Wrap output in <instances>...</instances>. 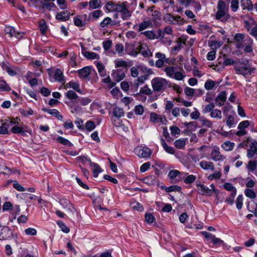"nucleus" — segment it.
Returning <instances> with one entry per match:
<instances>
[{
	"label": "nucleus",
	"mask_w": 257,
	"mask_h": 257,
	"mask_svg": "<svg viewBox=\"0 0 257 257\" xmlns=\"http://www.w3.org/2000/svg\"><path fill=\"white\" fill-rule=\"evenodd\" d=\"M119 13L121 14V18L123 20H126L131 16V12L126 8V4H124L120 11Z\"/></svg>",
	"instance_id": "21"
},
{
	"label": "nucleus",
	"mask_w": 257,
	"mask_h": 257,
	"mask_svg": "<svg viewBox=\"0 0 257 257\" xmlns=\"http://www.w3.org/2000/svg\"><path fill=\"white\" fill-rule=\"evenodd\" d=\"M41 5L43 9H47L49 11L51 10L52 8L55 7V4L53 2H49L48 1H42Z\"/></svg>",
	"instance_id": "32"
},
{
	"label": "nucleus",
	"mask_w": 257,
	"mask_h": 257,
	"mask_svg": "<svg viewBox=\"0 0 257 257\" xmlns=\"http://www.w3.org/2000/svg\"><path fill=\"white\" fill-rule=\"evenodd\" d=\"M152 25L150 21H143L139 25L138 31L139 32L142 31L149 28Z\"/></svg>",
	"instance_id": "38"
},
{
	"label": "nucleus",
	"mask_w": 257,
	"mask_h": 257,
	"mask_svg": "<svg viewBox=\"0 0 257 257\" xmlns=\"http://www.w3.org/2000/svg\"><path fill=\"white\" fill-rule=\"evenodd\" d=\"M210 116L212 118H217L220 119L222 118V112L220 110L217 109H213Z\"/></svg>",
	"instance_id": "28"
},
{
	"label": "nucleus",
	"mask_w": 257,
	"mask_h": 257,
	"mask_svg": "<svg viewBox=\"0 0 257 257\" xmlns=\"http://www.w3.org/2000/svg\"><path fill=\"white\" fill-rule=\"evenodd\" d=\"M186 143L184 139H178L174 142V145L177 149H182L185 146Z\"/></svg>",
	"instance_id": "34"
},
{
	"label": "nucleus",
	"mask_w": 257,
	"mask_h": 257,
	"mask_svg": "<svg viewBox=\"0 0 257 257\" xmlns=\"http://www.w3.org/2000/svg\"><path fill=\"white\" fill-rule=\"evenodd\" d=\"M134 112L136 115H142L144 112V108L142 105H137L134 108Z\"/></svg>",
	"instance_id": "47"
},
{
	"label": "nucleus",
	"mask_w": 257,
	"mask_h": 257,
	"mask_svg": "<svg viewBox=\"0 0 257 257\" xmlns=\"http://www.w3.org/2000/svg\"><path fill=\"white\" fill-rule=\"evenodd\" d=\"M96 66L99 74L101 76H105L106 75V72L104 65L100 62H97Z\"/></svg>",
	"instance_id": "35"
},
{
	"label": "nucleus",
	"mask_w": 257,
	"mask_h": 257,
	"mask_svg": "<svg viewBox=\"0 0 257 257\" xmlns=\"http://www.w3.org/2000/svg\"><path fill=\"white\" fill-rule=\"evenodd\" d=\"M217 10L218 11H228V7L224 1L219 0L217 3Z\"/></svg>",
	"instance_id": "33"
},
{
	"label": "nucleus",
	"mask_w": 257,
	"mask_h": 257,
	"mask_svg": "<svg viewBox=\"0 0 257 257\" xmlns=\"http://www.w3.org/2000/svg\"><path fill=\"white\" fill-rule=\"evenodd\" d=\"M150 120L154 123L162 122L164 123L167 121L166 117L163 115L158 114L156 113L152 112L150 113Z\"/></svg>",
	"instance_id": "13"
},
{
	"label": "nucleus",
	"mask_w": 257,
	"mask_h": 257,
	"mask_svg": "<svg viewBox=\"0 0 257 257\" xmlns=\"http://www.w3.org/2000/svg\"><path fill=\"white\" fill-rule=\"evenodd\" d=\"M145 181L148 184H155L158 182V180L155 176L151 175L145 178Z\"/></svg>",
	"instance_id": "45"
},
{
	"label": "nucleus",
	"mask_w": 257,
	"mask_h": 257,
	"mask_svg": "<svg viewBox=\"0 0 257 257\" xmlns=\"http://www.w3.org/2000/svg\"><path fill=\"white\" fill-rule=\"evenodd\" d=\"M50 76L53 75L54 81L59 82H65L64 76L63 71L59 68L56 69L54 71H50L49 72Z\"/></svg>",
	"instance_id": "8"
},
{
	"label": "nucleus",
	"mask_w": 257,
	"mask_h": 257,
	"mask_svg": "<svg viewBox=\"0 0 257 257\" xmlns=\"http://www.w3.org/2000/svg\"><path fill=\"white\" fill-rule=\"evenodd\" d=\"M226 100V94L225 91H221L216 97L215 101L218 106H221Z\"/></svg>",
	"instance_id": "16"
},
{
	"label": "nucleus",
	"mask_w": 257,
	"mask_h": 257,
	"mask_svg": "<svg viewBox=\"0 0 257 257\" xmlns=\"http://www.w3.org/2000/svg\"><path fill=\"white\" fill-rule=\"evenodd\" d=\"M234 145V143L226 141L222 144L221 147L226 151H230L233 150Z\"/></svg>",
	"instance_id": "26"
},
{
	"label": "nucleus",
	"mask_w": 257,
	"mask_h": 257,
	"mask_svg": "<svg viewBox=\"0 0 257 257\" xmlns=\"http://www.w3.org/2000/svg\"><path fill=\"white\" fill-rule=\"evenodd\" d=\"M236 194V193L235 192H231L229 197L227 198L225 200V202L229 204L230 205H232L234 203V199Z\"/></svg>",
	"instance_id": "63"
},
{
	"label": "nucleus",
	"mask_w": 257,
	"mask_h": 257,
	"mask_svg": "<svg viewBox=\"0 0 257 257\" xmlns=\"http://www.w3.org/2000/svg\"><path fill=\"white\" fill-rule=\"evenodd\" d=\"M182 174L180 171L176 170H171L168 174V176L171 179H175L179 174Z\"/></svg>",
	"instance_id": "59"
},
{
	"label": "nucleus",
	"mask_w": 257,
	"mask_h": 257,
	"mask_svg": "<svg viewBox=\"0 0 257 257\" xmlns=\"http://www.w3.org/2000/svg\"><path fill=\"white\" fill-rule=\"evenodd\" d=\"M140 92L141 93L147 95H150L152 94V91L148 87V85H145L144 87L141 88Z\"/></svg>",
	"instance_id": "61"
},
{
	"label": "nucleus",
	"mask_w": 257,
	"mask_h": 257,
	"mask_svg": "<svg viewBox=\"0 0 257 257\" xmlns=\"http://www.w3.org/2000/svg\"><path fill=\"white\" fill-rule=\"evenodd\" d=\"M91 166L93 167V176L95 178L98 177L99 173L102 172V170L99 166L95 163H91Z\"/></svg>",
	"instance_id": "24"
},
{
	"label": "nucleus",
	"mask_w": 257,
	"mask_h": 257,
	"mask_svg": "<svg viewBox=\"0 0 257 257\" xmlns=\"http://www.w3.org/2000/svg\"><path fill=\"white\" fill-rule=\"evenodd\" d=\"M151 83L153 90L155 91H160L164 90L168 86V81L161 77H155L151 81Z\"/></svg>",
	"instance_id": "1"
},
{
	"label": "nucleus",
	"mask_w": 257,
	"mask_h": 257,
	"mask_svg": "<svg viewBox=\"0 0 257 257\" xmlns=\"http://www.w3.org/2000/svg\"><path fill=\"white\" fill-rule=\"evenodd\" d=\"M164 21L170 24H179L182 25L185 23L183 19L178 15L174 16L170 13L166 14L164 16Z\"/></svg>",
	"instance_id": "3"
},
{
	"label": "nucleus",
	"mask_w": 257,
	"mask_h": 257,
	"mask_svg": "<svg viewBox=\"0 0 257 257\" xmlns=\"http://www.w3.org/2000/svg\"><path fill=\"white\" fill-rule=\"evenodd\" d=\"M156 58H158V59L156 61L155 65L158 68H161L162 67L165 63H170V60L169 58H167L166 57V55L162 53L161 52H157L155 54Z\"/></svg>",
	"instance_id": "7"
},
{
	"label": "nucleus",
	"mask_w": 257,
	"mask_h": 257,
	"mask_svg": "<svg viewBox=\"0 0 257 257\" xmlns=\"http://www.w3.org/2000/svg\"><path fill=\"white\" fill-rule=\"evenodd\" d=\"M145 219L148 223L151 224L155 220V217L151 213H146L145 214Z\"/></svg>",
	"instance_id": "57"
},
{
	"label": "nucleus",
	"mask_w": 257,
	"mask_h": 257,
	"mask_svg": "<svg viewBox=\"0 0 257 257\" xmlns=\"http://www.w3.org/2000/svg\"><path fill=\"white\" fill-rule=\"evenodd\" d=\"M214 107V103L213 102L210 103L202 107V112L203 114H205L209 112H211Z\"/></svg>",
	"instance_id": "29"
},
{
	"label": "nucleus",
	"mask_w": 257,
	"mask_h": 257,
	"mask_svg": "<svg viewBox=\"0 0 257 257\" xmlns=\"http://www.w3.org/2000/svg\"><path fill=\"white\" fill-rule=\"evenodd\" d=\"M67 85L69 86V87L74 89L77 92H80L79 85L78 84V83L74 81H70L67 84Z\"/></svg>",
	"instance_id": "50"
},
{
	"label": "nucleus",
	"mask_w": 257,
	"mask_h": 257,
	"mask_svg": "<svg viewBox=\"0 0 257 257\" xmlns=\"http://www.w3.org/2000/svg\"><path fill=\"white\" fill-rule=\"evenodd\" d=\"M228 11H218L215 15V19L220 20L222 22H225L230 18V15L228 13Z\"/></svg>",
	"instance_id": "11"
},
{
	"label": "nucleus",
	"mask_w": 257,
	"mask_h": 257,
	"mask_svg": "<svg viewBox=\"0 0 257 257\" xmlns=\"http://www.w3.org/2000/svg\"><path fill=\"white\" fill-rule=\"evenodd\" d=\"M125 69H118L112 71L111 76L116 82L122 80L125 76Z\"/></svg>",
	"instance_id": "9"
},
{
	"label": "nucleus",
	"mask_w": 257,
	"mask_h": 257,
	"mask_svg": "<svg viewBox=\"0 0 257 257\" xmlns=\"http://www.w3.org/2000/svg\"><path fill=\"white\" fill-rule=\"evenodd\" d=\"M91 100L88 98H79L78 99L77 102L80 103L82 105L85 106L90 103Z\"/></svg>",
	"instance_id": "51"
},
{
	"label": "nucleus",
	"mask_w": 257,
	"mask_h": 257,
	"mask_svg": "<svg viewBox=\"0 0 257 257\" xmlns=\"http://www.w3.org/2000/svg\"><path fill=\"white\" fill-rule=\"evenodd\" d=\"M73 19L74 24L76 26L81 27L85 25L82 21H81V20L80 19L78 16L75 17Z\"/></svg>",
	"instance_id": "58"
},
{
	"label": "nucleus",
	"mask_w": 257,
	"mask_h": 257,
	"mask_svg": "<svg viewBox=\"0 0 257 257\" xmlns=\"http://www.w3.org/2000/svg\"><path fill=\"white\" fill-rule=\"evenodd\" d=\"M243 201V197L241 195H239L237 197L236 200V206L238 209H240L242 208Z\"/></svg>",
	"instance_id": "55"
},
{
	"label": "nucleus",
	"mask_w": 257,
	"mask_h": 257,
	"mask_svg": "<svg viewBox=\"0 0 257 257\" xmlns=\"http://www.w3.org/2000/svg\"><path fill=\"white\" fill-rule=\"evenodd\" d=\"M138 49L145 58L152 56V53L151 52L150 50L146 46H144L143 44H140L138 47Z\"/></svg>",
	"instance_id": "18"
},
{
	"label": "nucleus",
	"mask_w": 257,
	"mask_h": 257,
	"mask_svg": "<svg viewBox=\"0 0 257 257\" xmlns=\"http://www.w3.org/2000/svg\"><path fill=\"white\" fill-rule=\"evenodd\" d=\"M200 167L205 170H210L213 171L214 170V166L212 162L206 161H202L200 163Z\"/></svg>",
	"instance_id": "20"
},
{
	"label": "nucleus",
	"mask_w": 257,
	"mask_h": 257,
	"mask_svg": "<svg viewBox=\"0 0 257 257\" xmlns=\"http://www.w3.org/2000/svg\"><path fill=\"white\" fill-rule=\"evenodd\" d=\"M234 69L236 74H241L244 77L248 75H250L254 70V68H250L247 66L235 67Z\"/></svg>",
	"instance_id": "10"
},
{
	"label": "nucleus",
	"mask_w": 257,
	"mask_h": 257,
	"mask_svg": "<svg viewBox=\"0 0 257 257\" xmlns=\"http://www.w3.org/2000/svg\"><path fill=\"white\" fill-rule=\"evenodd\" d=\"M257 167V161L255 160H251L248 161V164L246 165V169L251 172H253L256 169Z\"/></svg>",
	"instance_id": "27"
},
{
	"label": "nucleus",
	"mask_w": 257,
	"mask_h": 257,
	"mask_svg": "<svg viewBox=\"0 0 257 257\" xmlns=\"http://www.w3.org/2000/svg\"><path fill=\"white\" fill-rule=\"evenodd\" d=\"M223 66L231 65L234 63V61L232 59L227 58L225 55H223Z\"/></svg>",
	"instance_id": "53"
},
{
	"label": "nucleus",
	"mask_w": 257,
	"mask_h": 257,
	"mask_svg": "<svg viewBox=\"0 0 257 257\" xmlns=\"http://www.w3.org/2000/svg\"><path fill=\"white\" fill-rule=\"evenodd\" d=\"M70 108L71 109V112L75 113L80 111L81 107L78 105L77 103H73L69 105Z\"/></svg>",
	"instance_id": "48"
},
{
	"label": "nucleus",
	"mask_w": 257,
	"mask_h": 257,
	"mask_svg": "<svg viewBox=\"0 0 257 257\" xmlns=\"http://www.w3.org/2000/svg\"><path fill=\"white\" fill-rule=\"evenodd\" d=\"M241 5L244 7L243 9H247L248 11L253 9V4L251 0H245L244 1L241 0Z\"/></svg>",
	"instance_id": "31"
},
{
	"label": "nucleus",
	"mask_w": 257,
	"mask_h": 257,
	"mask_svg": "<svg viewBox=\"0 0 257 257\" xmlns=\"http://www.w3.org/2000/svg\"><path fill=\"white\" fill-rule=\"evenodd\" d=\"M77 72L79 77L81 79L87 78L89 75L92 74V73L96 74L95 70L90 66L84 67L83 68L77 70Z\"/></svg>",
	"instance_id": "6"
},
{
	"label": "nucleus",
	"mask_w": 257,
	"mask_h": 257,
	"mask_svg": "<svg viewBox=\"0 0 257 257\" xmlns=\"http://www.w3.org/2000/svg\"><path fill=\"white\" fill-rule=\"evenodd\" d=\"M113 115L117 117L120 118L124 114V111L122 108H121L118 107H115L113 109Z\"/></svg>",
	"instance_id": "30"
},
{
	"label": "nucleus",
	"mask_w": 257,
	"mask_h": 257,
	"mask_svg": "<svg viewBox=\"0 0 257 257\" xmlns=\"http://www.w3.org/2000/svg\"><path fill=\"white\" fill-rule=\"evenodd\" d=\"M244 194L246 197L250 199H254L256 197L255 192L250 189H246L244 190Z\"/></svg>",
	"instance_id": "40"
},
{
	"label": "nucleus",
	"mask_w": 257,
	"mask_h": 257,
	"mask_svg": "<svg viewBox=\"0 0 257 257\" xmlns=\"http://www.w3.org/2000/svg\"><path fill=\"white\" fill-rule=\"evenodd\" d=\"M39 29L42 35H45L47 30V26L44 20L40 23Z\"/></svg>",
	"instance_id": "52"
},
{
	"label": "nucleus",
	"mask_w": 257,
	"mask_h": 257,
	"mask_svg": "<svg viewBox=\"0 0 257 257\" xmlns=\"http://www.w3.org/2000/svg\"><path fill=\"white\" fill-rule=\"evenodd\" d=\"M244 41L246 42V43L247 44L244 49V52L247 53L251 52L252 51V45L253 43V40L251 38L248 37L245 39Z\"/></svg>",
	"instance_id": "23"
},
{
	"label": "nucleus",
	"mask_w": 257,
	"mask_h": 257,
	"mask_svg": "<svg viewBox=\"0 0 257 257\" xmlns=\"http://www.w3.org/2000/svg\"><path fill=\"white\" fill-rule=\"evenodd\" d=\"M239 8L238 0H232L230 2V9L233 12H236Z\"/></svg>",
	"instance_id": "43"
},
{
	"label": "nucleus",
	"mask_w": 257,
	"mask_h": 257,
	"mask_svg": "<svg viewBox=\"0 0 257 257\" xmlns=\"http://www.w3.org/2000/svg\"><path fill=\"white\" fill-rule=\"evenodd\" d=\"M134 153L140 158H147L151 156L152 151L147 147L138 146L135 149Z\"/></svg>",
	"instance_id": "4"
},
{
	"label": "nucleus",
	"mask_w": 257,
	"mask_h": 257,
	"mask_svg": "<svg viewBox=\"0 0 257 257\" xmlns=\"http://www.w3.org/2000/svg\"><path fill=\"white\" fill-rule=\"evenodd\" d=\"M57 224L59 225L61 230L65 233H68L70 231L69 228L64 224L62 221H58Z\"/></svg>",
	"instance_id": "49"
},
{
	"label": "nucleus",
	"mask_w": 257,
	"mask_h": 257,
	"mask_svg": "<svg viewBox=\"0 0 257 257\" xmlns=\"http://www.w3.org/2000/svg\"><path fill=\"white\" fill-rule=\"evenodd\" d=\"M56 140L58 142L62 145H66L68 147H71L72 146V144L69 140L62 137L59 136L57 138Z\"/></svg>",
	"instance_id": "37"
},
{
	"label": "nucleus",
	"mask_w": 257,
	"mask_h": 257,
	"mask_svg": "<svg viewBox=\"0 0 257 257\" xmlns=\"http://www.w3.org/2000/svg\"><path fill=\"white\" fill-rule=\"evenodd\" d=\"M211 159L215 162L223 161L225 157L222 156L219 151V149H214L210 154Z\"/></svg>",
	"instance_id": "14"
},
{
	"label": "nucleus",
	"mask_w": 257,
	"mask_h": 257,
	"mask_svg": "<svg viewBox=\"0 0 257 257\" xmlns=\"http://www.w3.org/2000/svg\"><path fill=\"white\" fill-rule=\"evenodd\" d=\"M223 186L225 190L231 191V192H235L236 193V189L231 183H225Z\"/></svg>",
	"instance_id": "46"
},
{
	"label": "nucleus",
	"mask_w": 257,
	"mask_h": 257,
	"mask_svg": "<svg viewBox=\"0 0 257 257\" xmlns=\"http://www.w3.org/2000/svg\"><path fill=\"white\" fill-rule=\"evenodd\" d=\"M198 189L203 195H206L210 196L212 194V190H211V189H209L207 186L203 184H199L198 186Z\"/></svg>",
	"instance_id": "22"
},
{
	"label": "nucleus",
	"mask_w": 257,
	"mask_h": 257,
	"mask_svg": "<svg viewBox=\"0 0 257 257\" xmlns=\"http://www.w3.org/2000/svg\"><path fill=\"white\" fill-rule=\"evenodd\" d=\"M144 35L148 39L153 40L156 38V34L153 31H147L141 33Z\"/></svg>",
	"instance_id": "41"
},
{
	"label": "nucleus",
	"mask_w": 257,
	"mask_h": 257,
	"mask_svg": "<svg viewBox=\"0 0 257 257\" xmlns=\"http://www.w3.org/2000/svg\"><path fill=\"white\" fill-rule=\"evenodd\" d=\"M11 131L14 134H21L23 136H25L26 132L30 134H32V130L27 129V127H21L18 126H14L12 128Z\"/></svg>",
	"instance_id": "15"
},
{
	"label": "nucleus",
	"mask_w": 257,
	"mask_h": 257,
	"mask_svg": "<svg viewBox=\"0 0 257 257\" xmlns=\"http://www.w3.org/2000/svg\"><path fill=\"white\" fill-rule=\"evenodd\" d=\"M185 175H187V176L184 179V182L186 184H191L193 183L196 179V177L195 176L193 175H188V173H184Z\"/></svg>",
	"instance_id": "36"
},
{
	"label": "nucleus",
	"mask_w": 257,
	"mask_h": 257,
	"mask_svg": "<svg viewBox=\"0 0 257 257\" xmlns=\"http://www.w3.org/2000/svg\"><path fill=\"white\" fill-rule=\"evenodd\" d=\"M181 188L180 186L178 185H172L168 187H166V191L167 192H181Z\"/></svg>",
	"instance_id": "44"
},
{
	"label": "nucleus",
	"mask_w": 257,
	"mask_h": 257,
	"mask_svg": "<svg viewBox=\"0 0 257 257\" xmlns=\"http://www.w3.org/2000/svg\"><path fill=\"white\" fill-rule=\"evenodd\" d=\"M101 2L100 0H91L89 3L91 9H95L100 7Z\"/></svg>",
	"instance_id": "39"
},
{
	"label": "nucleus",
	"mask_w": 257,
	"mask_h": 257,
	"mask_svg": "<svg viewBox=\"0 0 257 257\" xmlns=\"http://www.w3.org/2000/svg\"><path fill=\"white\" fill-rule=\"evenodd\" d=\"M82 53L84 56L88 59H99V55L94 52L85 51L84 52H82Z\"/></svg>",
	"instance_id": "25"
},
{
	"label": "nucleus",
	"mask_w": 257,
	"mask_h": 257,
	"mask_svg": "<svg viewBox=\"0 0 257 257\" xmlns=\"http://www.w3.org/2000/svg\"><path fill=\"white\" fill-rule=\"evenodd\" d=\"M70 12L65 11L57 13L56 15V19L61 21H67L70 19Z\"/></svg>",
	"instance_id": "17"
},
{
	"label": "nucleus",
	"mask_w": 257,
	"mask_h": 257,
	"mask_svg": "<svg viewBox=\"0 0 257 257\" xmlns=\"http://www.w3.org/2000/svg\"><path fill=\"white\" fill-rule=\"evenodd\" d=\"M42 110L43 111L47 112L49 114L56 117L58 120H62L63 119L62 115H61L59 111L56 109H48L46 108H43Z\"/></svg>",
	"instance_id": "19"
},
{
	"label": "nucleus",
	"mask_w": 257,
	"mask_h": 257,
	"mask_svg": "<svg viewBox=\"0 0 257 257\" xmlns=\"http://www.w3.org/2000/svg\"><path fill=\"white\" fill-rule=\"evenodd\" d=\"M176 68L174 66H167L165 67L164 71L166 72L167 76L177 80H182L185 77L181 72L175 71Z\"/></svg>",
	"instance_id": "2"
},
{
	"label": "nucleus",
	"mask_w": 257,
	"mask_h": 257,
	"mask_svg": "<svg viewBox=\"0 0 257 257\" xmlns=\"http://www.w3.org/2000/svg\"><path fill=\"white\" fill-rule=\"evenodd\" d=\"M215 83L211 80H208L204 84L205 88L206 90H210L214 87Z\"/></svg>",
	"instance_id": "54"
},
{
	"label": "nucleus",
	"mask_w": 257,
	"mask_h": 257,
	"mask_svg": "<svg viewBox=\"0 0 257 257\" xmlns=\"http://www.w3.org/2000/svg\"><path fill=\"white\" fill-rule=\"evenodd\" d=\"M127 2L121 4H116L113 1H109L105 5V9L108 12H119L124 4H127Z\"/></svg>",
	"instance_id": "5"
},
{
	"label": "nucleus",
	"mask_w": 257,
	"mask_h": 257,
	"mask_svg": "<svg viewBox=\"0 0 257 257\" xmlns=\"http://www.w3.org/2000/svg\"><path fill=\"white\" fill-rule=\"evenodd\" d=\"M249 125V121L248 120H244L240 122L238 125V129L245 130Z\"/></svg>",
	"instance_id": "62"
},
{
	"label": "nucleus",
	"mask_w": 257,
	"mask_h": 257,
	"mask_svg": "<svg viewBox=\"0 0 257 257\" xmlns=\"http://www.w3.org/2000/svg\"><path fill=\"white\" fill-rule=\"evenodd\" d=\"M5 31L7 34H9L11 37L14 36L15 33V30L14 27L12 26L6 27Z\"/></svg>",
	"instance_id": "56"
},
{
	"label": "nucleus",
	"mask_w": 257,
	"mask_h": 257,
	"mask_svg": "<svg viewBox=\"0 0 257 257\" xmlns=\"http://www.w3.org/2000/svg\"><path fill=\"white\" fill-rule=\"evenodd\" d=\"M65 95L69 99H77L78 95L73 90H68L65 93Z\"/></svg>",
	"instance_id": "42"
},
{
	"label": "nucleus",
	"mask_w": 257,
	"mask_h": 257,
	"mask_svg": "<svg viewBox=\"0 0 257 257\" xmlns=\"http://www.w3.org/2000/svg\"><path fill=\"white\" fill-rule=\"evenodd\" d=\"M249 149L247 150L246 156L248 158L250 159L255 155L257 156V142L253 141L249 144Z\"/></svg>",
	"instance_id": "12"
},
{
	"label": "nucleus",
	"mask_w": 257,
	"mask_h": 257,
	"mask_svg": "<svg viewBox=\"0 0 257 257\" xmlns=\"http://www.w3.org/2000/svg\"><path fill=\"white\" fill-rule=\"evenodd\" d=\"M85 127L88 131H91L95 127V125L93 121L89 120L85 124Z\"/></svg>",
	"instance_id": "60"
},
{
	"label": "nucleus",
	"mask_w": 257,
	"mask_h": 257,
	"mask_svg": "<svg viewBox=\"0 0 257 257\" xmlns=\"http://www.w3.org/2000/svg\"><path fill=\"white\" fill-rule=\"evenodd\" d=\"M80 19L81 20V21L86 25L87 22H88L90 20V16H88L87 14H82L80 15H78Z\"/></svg>",
	"instance_id": "64"
}]
</instances>
